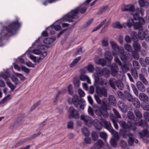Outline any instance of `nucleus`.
<instances>
[{
  "mask_svg": "<svg viewBox=\"0 0 149 149\" xmlns=\"http://www.w3.org/2000/svg\"><path fill=\"white\" fill-rule=\"evenodd\" d=\"M21 24L19 22L18 20L14 21L9 24L8 26L4 27L3 29L1 30L0 33V47L3 46L5 44L2 42L6 38L9 37L10 35L8 33H10L12 35H14L20 27Z\"/></svg>",
  "mask_w": 149,
  "mask_h": 149,
  "instance_id": "1",
  "label": "nucleus"
},
{
  "mask_svg": "<svg viewBox=\"0 0 149 149\" xmlns=\"http://www.w3.org/2000/svg\"><path fill=\"white\" fill-rule=\"evenodd\" d=\"M87 10L86 6L78 7L74 10H72L70 12L65 15L61 19H77L78 18V16L79 12L82 13H84Z\"/></svg>",
  "mask_w": 149,
  "mask_h": 149,
  "instance_id": "2",
  "label": "nucleus"
},
{
  "mask_svg": "<svg viewBox=\"0 0 149 149\" xmlns=\"http://www.w3.org/2000/svg\"><path fill=\"white\" fill-rule=\"evenodd\" d=\"M149 32L147 30L139 29L138 34L135 31H133L131 34L132 40L133 42L138 41L139 39L142 40L144 39L145 35Z\"/></svg>",
  "mask_w": 149,
  "mask_h": 149,
  "instance_id": "3",
  "label": "nucleus"
},
{
  "mask_svg": "<svg viewBox=\"0 0 149 149\" xmlns=\"http://www.w3.org/2000/svg\"><path fill=\"white\" fill-rule=\"evenodd\" d=\"M93 107L95 109V112L97 115L98 116L102 115L104 118H105L108 117V113L107 111L110 110L108 108L107 109L101 105V107H100L97 104H94L93 105Z\"/></svg>",
  "mask_w": 149,
  "mask_h": 149,
  "instance_id": "4",
  "label": "nucleus"
},
{
  "mask_svg": "<svg viewBox=\"0 0 149 149\" xmlns=\"http://www.w3.org/2000/svg\"><path fill=\"white\" fill-rule=\"evenodd\" d=\"M130 20L133 21L134 29H143L142 25L145 24V19H128V21Z\"/></svg>",
  "mask_w": 149,
  "mask_h": 149,
  "instance_id": "5",
  "label": "nucleus"
},
{
  "mask_svg": "<svg viewBox=\"0 0 149 149\" xmlns=\"http://www.w3.org/2000/svg\"><path fill=\"white\" fill-rule=\"evenodd\" d=\"M68 116L70 118H74L78 119L79 118V111L76 110L72 106L70 107L68 110Z\"/></svg>",
  "mask_w": 149,
  "mask_h": 149,
  "instance_id": "6",
  "label": "nucleus"
},
{
  "mask_svg": "<svg viewBox=\"0 0 149 149\" xmlns=\"http://www.w3.org/2000/svg\"><path fill=\"white\" fill-rule=\"evenodd\" d=\"M82 134L86 137L84 139V141L86 144H91V139L88 136L90 135V131L88 128L86 127H83L82 129Z\"/></svg>",
  "mask_w": 149,
  "mask_h": 149,
  "instance_id": "7",
  "label": "nucleus"
},
{
  "mask_svg": "<svg viewBox=\"0 0 149 149\" xmlns=\"http://www.w3.org/2000/svg\"><path fill=\"white\" fill-rule=\"evenodd\" d=\"M113 54L110 51H106L104 54V58L107 61V66L111 65L113 59Z\"/></svg>",
  "mask_w": 149,
  "mask_h": 149,
  "instance_id": "8",
  "label": "nucleus"
},
{
  "mask_svg": "<svg viewBox=\"0 0 149 149\" xmlns=\"http://www.w3.org/2000/svg\"><path fill=\"white\" fill-rule=\"evenodd\" d=\"M25 117L24 114H21L17 118L16 122H15V128L19 127L22 124Z\"/></svg>",
  "mask_w": 149,
  "mask_h": 149,
  "instance_id": "9",
  "label": "nucleus"
},
{
  "mask_svg": "<svg viewBox=\"0 0 149 149\" xmlns=\"http://www.w3.org/2000/svg\"><path fill=\"white\" fill-rule=\"evenodd\" d=\"M127 117L130 120H128L127 121L129 125H130V127L129 128L130 129H131L132 127H133V125L134 123V122L133 121V120L134 121L135 120V116L133 113L131 111H129L127 113Z\"/></svg>",
  "mask_w": 149,
  "mask_h": 149,
  "instance_id": "10",
  "label": "nucleus"
},
{
  "mask_svg": "<svg viewBox=\"0 0 149 149\" xmlns=\"http://www.w3.org/2000/svg\"><path fill=\"white\" fill-rule=\"evenodd\" d=\"M95 86L96 87V92L97 95L99 96L100 97H102L103 95L105 97H107V93L106 91L103 93L102 89L100 86L98 85Z\"/></svg>",
  "mask_w": 149,
  "mask_h": 149,
  "instance_id": "11",
  "label": "nucleus"
},
{
  "mask_svg": "<svg viewBox=\"0 0 149 149\" xmlns=\"http://www.w3.org/2000/svg\"><path fill=\"white\" fill-rule=\"evenodd\" d=\"M136 13L133 14V19H143L142 17H140V14H141V16L143 15V12L142 10H141L139 8H137L135 10Z\"/></svg>",
  "mask_w": 149,
  "mask_h": 149,
  "instance_id": "12",
  "label": "nucleus"
},
{
  "mask_svg": "<svg viewBox=\"0 0 149 149\" xmlns=\"http://www.w3.org/2000/svg\"><path fill=\"white\" fill-rule=\"evenodd\" d=\"M81 119L84 121L85 124L88 126H90L91 125V118L89 116H85L83 114H82L81 116Z\"/></svg>",
  "mask_w": 149,
  "mask_h": 149,
  "instance_id": "13",
  "label": "nucleus"
},
{
  "mask_svg": "<svg viewBox=\"0 0 149 149\" xmlns=\"http://www.w3.org/2000/svg\"><path fill=\"white\" fill-rule=\"evenodd\" d=\"M135 125L138 126H141L143 128L148 127V124L146 120L143 119H141L138 122L135 121Z\"/></svg>",
  "mask_w": 149,
  "mask_h": 149,
  "instance_id": "14",
  "label": "nucleus"
},
{
  "mask_svg": "<svg viewBox=\"0 0 149 149\" xmlns=\"http://www.w3.org/2000/svg\"><path fill=\"white\" fill-rule=\"evenodd\" d=\"M109 83L111 87L114 89H116L115 85L118 87L120 84L119 81L116 80L115 79H110L109 81Z\"/></svg>",
  "mask_w": 149,
  "mask_h": 149,
  "instance_id": "15",
  "label": "nucleus"
},
{
  "mask_svg": "<svg viewBox=\"0 0 149 149\" xmlns=\"http://www.w3.org/2000/svg\"><path fill=\"white\" fill-rule=\"evenodd\" d=\"M56 37L45 38L43 40V43L45 45H49L54 42L56 39Z\"/></svg>",
  "mask_w": 149,
  "mask_h": 149,
  "instance_id": "16",
  "label": "nucleus"
},
{
  "mask_svg": "<svg viewBox=\"0 0 149 149\" xmlns=\"http://www.w3.org/2000/svg\"><path fill=\"white\" fill-rule=\"evenodd\" d=\"M111 66V75L115 77L117 75V73L118 70V66L115 65H109L108 66Z\"/></svg>",
  "mask_w": 149,
  "mask_h": 149,
  "instance_id": "17",
  "label": "nucleus"
},
{
  "mask_svg": "<svg viewBox=\"0 0 149 149\" xmlns=\"http://www.w3.org/2000/svg\"><path fill=\"white\" fill-rule=\"evenodd\" d=\"M94 125L96 128L99 130L102 129L103 127L101 122L97 119L94 120Z\"/></svg>",
  "mask_w": 149,
  "mask_h": 149,
  "instance_id": "18",
  "label": "nucleus"
},
{
  "mask_svg": "<svg viewBox=\"0 0 149 149\" xmlns=\"http://www.w3.org/2000/svg\"><path fill=\"white\" fill-rule=\"evenodd\" d=\"M107 100L108 99L107 98H104L102 101V104H101V106H103L105 108H107V109L108 108L109 110H111V104L107 102Z\"/></svg>",
  "mask_w": 149,
  "mask_h": 149,
  "instance_id": "19",
  "label": "nucleus"
},
{
  "mask_svg": "<svg viewBox=\"0 0 149 149\" xmlns=\"http://www.w3.org/2000/svg\"><path fill=\"white\" fill-rule=\"evenodd\" d=\"M139 97L141 100L143 101V102H145L148 101V96L144 93H140Z\"/></svg>",
  "mask_w": 149,
  "mask_h": 149,
  "instance_id": "20",
  "label": "nucleus"
},
{
  "mask_svg": "<svg viewBox=\"0 0 149 149\" xmlns=\"http://www.w3.org/2000/svg\"><path fill=\"white\" fill-rule=\"evenodd\" d=\"M136 86L138 89L140 91L144 92L146 90V88L144 85L140 81H137L136 84Z\"/></svg>",
  "mask_w": 149,
  "mask_h": 149,
  "instance_id": "21",
  "label": "nucleus"
},
{
  "mask_svg": "<svg viewBox=\"0 0 149 149\" xmlns=\"http://www.w3.org/2000/svg\"><path fill=\"white\" fill-rule=\"evenodd\" d=\"M95 63L97 64H99L102 66H104L106 65L107 61L105 58H99L95 60Z\"/></svg>",
  "mask_w": 149,
  "mask_h": 149,
  "instance_id": "22",
  "label": "nucleus"
},
{
  "mask_svg": "<svg viewBox=\"0 0 149 149\" xmlns=\"http://www.w3.org/2000/svg\"><path fill=\"white\" fill-rule=\"evenodd\" d=\"M109 104H111L112 105L116 106L117 101L114 95H111L109 96Z\"/></svg>",
  "mask_w": 149,
  "mask_h": 149,
  "instance_id": "23",
  "label": "nucleus"
},
{
  "mask_svg": "<svg viewBox=\"0 0 149 149\" xmlns=\"http://www.w3.org/2000/svg\"><path fill=\"white\" fill-rule=\"evenodd\" d=\"M138 2L140 6L141 7H147L149 6V2L144 0H139Z\"/></svg>",
  "mask_w": 149,
  "mask_h": 149,
  "instance_id": "24",
  "label": "nucleus"
},
{
  "mask_svg": "<svg viewBox=\"0 0 149 149\" xmlns=\"http://www.w3.org/2000/svg\"><path fill=\"white\" fill-rule=\"evenodd\" d=\"M133 42L132 46L134 49L137 51H140L141 49V46L138 41Z\"/></svg>",
  "mask_w": 149,
  "mask_h": 149,
  "instance_id": "25",
  "label": "nucleus"
},
{
  "mask_svg": "<svg viewBox=\"0 0 149 149\" xmlns=\"http://www.w3.org/2000/svg\"><path fill=\"white\" fill-rule=\"evenodd\" d=\"M123 93L126 99L129 102H132V95L126 90L124 91Z\"/></svg>",
  "mask_w": 149,
  "mask_h": 149,
  "instance_id": "26",
  "label": "nucleus"
},
{
  "mask_svg": "<svg viewBox=\"0 0 149 149\" xmlns=\"http://www.w3.org/2000/svg\"><path fill=\"white\" fill-rule=\"evenodd\" d=\"M128 131L126 129H121L120 130V134L124 139H126L128 136Z\"/></svg>",
  "mask_w": 149,
  "mask_h": 149,
  "instance_id": "27",
  "label": "nucleus"
},
{
  "mask_svg": "<svg viewBox=\"0 0 149 149\" xmlns=\"http://www.w3.org/2000/svg\"><path fill=\"white\" fill-rule=\"evenodd\" d=\"M11 79L12 81L15 83V86L20 83V81L19 80L17 77L15 76L14 74L12 75L11 77Z\"/></svg>",
  "mask_w": 149,
  "mask_h": 149,
  "instance_id": "28",
  "label": "nucleus"
},
{
  "mask_svg": "<svg viewBox=\"0 0 149 149\" xmlns=\"http://www.w3.org/2000/svg\"><path fill=\"white\" fill-rule=\"evenodd\" d=\"M112 26L115 28L121 29L123 27V26L120 24L119 22H116L112 24Z\"/></svg>",
  "mask_w": 149,
  "mask_h": 149,
  "instance_id": "29",
  "label": "nucleus"
},
{
  "mask_svg": "<svg viewBox=\"0 0 149 149\" xmlns=\"http://www.w3.org/2000/svg\"><path fill=\"white\" fill-rule=\"evenodd\" d=\"M54 23L52 25L50 26L49 28L51 29L53 28L56 31H58L61 30H62L61 26L59 25H54Z\"/></svg>",
  "mask_w": 149,
  "mask_h": 149,
  "instance_id": "30",
  "label": "nucleus"
},
{
  "mask_svg": "<svg viewBox=\"0 0 149 149\" xmlns=\"http://www.w3.org/2000/svg\"><path fill=\"white\" fill-rule=\"evenodd\" d=\"M68 94L70 95H73L74 93L73 87L71 84H70L67 87Z\"/></svg>",
  "mask_w": 149,
  "mask_h": 149,
  "instance_id": "31",
  "label": "nucleus"
},
{
  "mask_svg": "<svg viewBox=\"0 0 149 149\" xmlns=\"http://www.w3.org/2000/svg\"><path fill=\"white\" fill-rule=\"evenodd\" d=\"M40 102L41 101L39 100L36 103H35L31 107L29 110L31 112L33 111L34 110L36 107L40 105Z\"/></svg>",
  "mask_w": 149,
  "mask_h": 149,
  "instance_id": "32",
  "label": "nucleus"
},
{
  "mask_svg": "<svg viewBox=\"0 0 149 149\" xmlns=\"http://www.w3.org/2000/svg\"><path fill=\"white\" fill-rule=\"evenodd\" d=\"M14 73L17 77L20 79L21 81H24L26 79V78L21 73L15 72Z\"/></svg>",
  "mask_w": 149,
  "mask_h": 149,
  "instance_id": "33",
  "label": "nucleus"
},
{
  "mask_svg": "<svg viewBox=\"0 0 149 149\" xmlns=\"http://www.w3.org/2000/svg\"><path fill=\"white\" fill-rule=\"evenodd\" d=\"M131 72L132 76L135 79L138 78V74L137 71L135 68H132L131 70Z\"/></svg>",
  "mask_w": 149,
  "mask_h": 149,
  "instance_id": "34",
  "label": "nucleus"
},
{
  "mask_svg": "<svg viewBox=\"0 0 149 149\" xmlns=\"http://www.w3.org/2000/svg\"><path fill=\"white\" fill-rule=\"evenodd\" d=\"M7 81L6 84L11 89V91H13L16 88V86L13 85L12 83L10 81V80Z\"/></svg>",
  "mask_w": 149,
  "mask_h": 149,
  "instance_id": "35",
  "label": "nucleus"
},
{
  "mask_svg": "<svg viewBox=\"0 0 149 149\" xmlns=\"http://www.w3.org/2000/svg\"><path fill=\"white\" fill-rule=\"evenodd\" d=\"M134 113L136 117L140 119L142 117V114L138 109H134Z\"/></svg>",
  "mask_w": 149,
  "mask_h": 149,
  "instance_id": "36",
  "label": "nucleus"
},
{
  "mask_svg": "<svg viewBox=\"0 0 149 149\" xmlns=\"http://www.w3.org/2000/svg\"><path fill=\"white\" fill-rule=\"evenodd\" d=\"M127 54L125 52L120 54V57L121 60L124 62H125L127 60Z\"/></svg>",
  "mask_w": 149,
  "mask_h": 149,
  "instance_id": "37",
  "label": "nucleus"
},
{
  "mask_svg": "<svg viewBox=\"0 0 149 149\" xmlns=\"http://www.w3.org/2000/svg\"><path fill=\"white\" fill-rule=\"evenodd\" d=\"M94 19H90L86 24H84L82 26L83 29H85L91 24L93 22Z\"/></svg>",
  "mask_w": 149,
  "mask_h": 149,
  "instance_id": "38",
  "label": "nucleus"
},
{
  "mask_svg": "<svg viewBox=\"0 0 149 149\" xmlns=\"http://www.w3.org/2000/svg\"><path fill=\"white\" fill-rule=\"evenodd\" d=\"M91 137L92 140L95 141L98 138V135L97 133L95 131H93L91 133Z\"/></svg>",
  "mask_w": 149,
  "mask_h": 149,
  "instance_id": "39",
  "label": "nucleus"
},
{
  "mask_svg": "<svg viewBox=\"0 0 149 149\" xmlns=\"http://www.w3.org/2000/svg\"><path fill=\"white\" fill-rule=\"evenodd\" d=\"M104 144L103 141L101 139H99L96 143H94V146H99L98 149H99L102 147Z\"/></svg>",
  "mask_w": 149,
  "mask_h": 149,
  "instance_id": "40",
  "label": "nucleus"
},
{
  "mask_svg": "<svg viewBox=\"0 0 149 149\" xmlns=\"http://www.w3.org/2000/svg\"><path fill=\"white\" fill-rule=\"evenodd\" d=\"M141 107L145 110H149V105L146 102L142 103L141 104Z\"/></svg>",
  "mask_w": 149,
  "mask_h": 149,
  "instance_id": "41",
  "label": "nucleus"
},
{
  "mask_svg": "<svg viewBox=\"0 0 149 149\" xmlns=\"http://www.w3.org/2000/svg\"><path fill=\"white\" fill-rule=\"evenodd\" d=\"M103 75H104L105 77L107 78L110 75V71L107 68H104L103 69Z\"/></svg>",
  "mask_w": 149,
  "mask_h": 149,
  "instance_id": "42",
  "label": "nucleus"
},
{
  "mask_svg": "<svg viewBox=\"0 0 149 149\" xmlns=\"http://www.w3.org/2000/svg\"><path fill=\"white\" fill-rule=\"evenodd\" d=\"M110 44L113 50L115 52L119 46L113 41H110Z\"/></svg>",
  "mask_w": 149,
  "mask_h": 149,
  "instance_id": "43",
  "label": "nucleus"
},
{
  "mask_svg": "<svg viewBox=\"0 0 149 149\" xmlns=\"http://www.w3.org/2000/svg\"><path fill=\"white\" fill-rule=\"evenodd\" d=\"M79 19H78V20L77 19L76 21H74L70 27H68L69 28V30H68V31L72 33L73 31V28L75 27V24L79 21Z\"/></svg>",
  "mask_w": 149,
  "mask_h": 149,
  "instance_id": "44",
  "label": "nucleus"
},
{
  "mask_svg": "<svg viewBox=\"0 0 149 149\" xmlns=\"http://www.w3.org/2000/svg\"><path fill=\"white\" fill-rule=\"evenodd\" d=\"M101 123L104 124L103 125L104 127L107 130H109V125H108V122L104 118H102L101 119Z\"/></svg>",
  "mask_w": 149,
  "mask_h": 149,
  "instance_id": "45",
  "label": "nucleus"
},
{
  "mask_svg": "<svg viewBox=\"0 0 149 149\" xmlns=\"http://www.w3.org/2000/svg\"><path fill=\"white\" fill-rule=\"evenodd\" d=\"M120 126L123 128V129H126L128 127V128L130 129L129 128V127H130V125L129 126L127 124L126 122L125 121H123L122 122L120 121Z\"/></svg>",
  "mask_w": 149,
  "mask_h": 149,
  "instance_id": "46",
  "label": "nucleus"
},
{
  "mask_svg": "<svg viewBox=\"0 0 149 149\" xmlns=\"http://www.w3.org/2000/svg\"><path fill=\"white\" fill-rule=\"evenodd\" d=\"M124 50L123 47H118L114 53L116 54V55L118 54H123V53L125 52H124Z\"/></svg>",
  "mask_w": 149,
  "mask_h": 149,
  "instance_id": "47",
  "label": "nucleus"
},
{
  "mask_svg": "<svg viewBox=\"0 0 149 149\" xmlns=\"http://www.w3.org/2000/svg\"><path fill=\"white\" fill-rule=\"evenodd\" d=\"M86 68L88 71L90 72H93L94 70V66L91 63L89 64L86 67Z\"/></svg>",
  "mask_w": 149,
  "mask_h": 149,
  "instance_id": "48",
  "label": "nucleus"
},
{
  "mask_svg": "<svg viewBox=\"0 0 149 149\" xmlns=\"http://www.w3.org/2000/svg\"><path fill=\"white\" fill-rule=\"evenodd\" d=\"M128 11L133 12L135 10L134 5L132 4L128 5Z\"/></svg>",
  "mask_w": 149,
  "mask_h": 149,
  "instance_id": "49",
  "label": "nucleus"
},
{
  "mask_svg": "<svg viewBox=\"0 0 149 149\" xmlns=\"http://www.w3.org/2000/svg\"><path fill=\"white\" fill-rule=\"evenodd\" d=\"M143 117L145 120L149 122V111H146L143 114Z\"/></svg>",
  "mask_w": 149,
  "mask_h": 149,
  "instance_id": "50",
  "label": "nucleus"
},
{
  "mask_svg": "<svg viewBox=\"0 0 149 149\" xmlns=\"http://www.w3.org/2000/svg\"><path fill=\"white\" fill-rule=\"evenodd\" d=\"M108 7L109 6L107 5L103 7H100V8L99 13L101 14H102L108 10Z\"/></svg>",
  "mask_w": 149,
  "mask_h": 149,
  "instance_id": "51",
  "label": "nucleus"
},
{
  "mask_svg": "<svg viewBox=\"0 0 149 149\" xmlns=\"http://www.w3.org/2000/svg\"><path fill=\"white\" fill-rule=\"evenodd\" d=\"M100 137L103 139L104 140H106L107 137V135L106 133L104 132H101L100 134Z\"/></svg>",
  "mask_w": 149,
  "mask_h": 149,
  "instance_id": "52",
  "label": "nucleus"
},
{
  "mask_svg": "<svg viewBox=\"0 0 149 149\" xmlns=\"http://www.w3.org/2000/svg\"><path fill=\"white\" fill-rule=\"evenodd\" d=\"M73 84L74 87H78L80 85V81L78 79H75L73 81Z\"/></svg>",
  "mask_w": 149,
  "mask_h": 149,
  "instance_id": "53",
  "label": "nucleus"
},
{
  "mask_svg": "<svg viewBox=\"0 0 149 149\" xmlns=\"http://www.w3.org/2000/svg\"><path fill=\"white\" fill-rule=\"evenodd\" d=\"M125 49L129 52H131L132 51V46L129 44H126L125 46Z\"/></svg>",
  "mask_w": 149,
  "mask_h": 149,
  "instance_id": "54",
  "label": "nucleus"
},
{
  "mask_svg": "<svg viewBox=\"0 0 149 149\" xmlns=\"http://www.w3.org/2000/svg\"><path fill=\"white\" fill-rule=\"evenodd\" d=\"M21 70L25 73L28 74L29 73L30 70L29 68L22 65L21 66Z\"/></svg>",
  "mask_w": 149,
  "mask_h": 149,
  "instance_id": "55",
  "label": "nucleus"
},
{
  "mask_svg": "<svg viewBox=\"0 0 149 149\" xmlns=\"http://www.w3.org/2000/svg\"><path fill=\"white\" fill-rule=\"evenodd\" d=\"M79 102V98L78 95L76 94L74 95L72 99V102Z\"/></svg>",
  "mask_w": 149,
  "mask_h": 149,
  "instance_id": "56",
  "label": "nucleus"
},
{
  "mask_svg": "<svg viewBox=\"0 0 149 149\" xmlns=\"http://www.w3.org/2000/svg\"><path fill=\"white\" fill-rule=\"evenodd\" d=\"M78 93L80 97H84L85 95V92L80 88H79L78 89Z\"/></svg>",
  "mask_w": 149,
  "mask_h": 149,
  "instance_id": "57",
  "label": "nucleus"
},
{
  "mask_svg": "<svg viewBox=\"0 0 149 149\" xmlns=\"http://www.w3.org/2000/svg\"><path fill=\"white\" fill-rule=\"evenodd\" d=\"M16 61L15 63H13V65L14 66L15 69L17 70L18 71H20L21 70V68H20L19 65L16 64V63L18 62V59H16Z\"/></svg>",
  "mask_w": 149,
  "mask_h": 149,
  "instance_id": "58",
  "label": "nucleus"
},
{
  "mask_svg": "<svg viewBox=\"0 0 149 149\" xmlns=\"http://www.w3.org/2000/svg\"><path fill=\"white\" fill-rule=\"evenodd\" d=\"M100 78L98 74H97V75L95 76V82L94 85L95 86H96L98 85V82L100 80Z\"/></svg>",
  "mask_w": 149,
  "mask_h": 149,
  "instance_id": "59",
  "label": "nucleus"
},
{
  "mask_svg": "<svg viewBox=\"0 0 149 149\" xmlns=\"http://www.w3.org/2000/svg\"><path fill=\"white\" fill-rule=\"evenodd\" d=\"M67 128L69 129H72L74 128V123L72 120L69 121L67 124Z\"/></svg>",
  "mask_w": 149,
  "mask_h": 149,
  "instance_id": "60",
  "label": "nucleus"
},
{
  "mask_svg": "<svg viewBox=\"0 0 149 149\" xmlns=\"http://www.w3.org/2000/svg\"><path fill=\"white\" fill-rule=\"evenodd\" d=\"M120 146L122 148L125 149L127 147V144L123 140H122L120 141Z\"/></svg>",
  "mask_w": 149,
  "mask_h": 149,
  "instance_id": "61",
  "label": "nucleus"
},
{
  "mask_svg": "<svg viewBox=\"0 0 149 149\" xmlns=\"http://www.w3.org/2000/svg\"><path fill=\"white\" fill-rule=\"evenodd\" d=\"M88 78V77L87 75L83 74H81L79 77L80 80L83 81H85Z\"/></svg>",
  "mask_w": 149,
  "mask_h": 149,
  "instance_id": "62",
  "label": "nucleus"
},
{
  "mask_svg": "<svg viewBox=\"0 0 149 149\" xmlns=\"http://www.w3.org/2000/svg\"><path fill=\"white\" fill-rule=\"evenodd\" d=\"M25 64L26 65L29 67H33L34 68L35 67L36 64H34L31 63V62L29 61H28V62H26Z\"/></svg>",
  "mask_w": 149,
  "mask_h": 149,
  "instance_id": "63",
  "label": "nucleus"
},
{
  "mask_svg": "<svg viewBox=\"0 0 149 149\" xmlns=\"http://www.w3.org/2000/svg\"><path fill=\"white\" fill-rule=\"evenodd\" d=\"M32 53L36 55H40L42 53V51L39 49H33Z\"/></svg>",
  "mask_w": 149,
  "mask_h": 149,
  "instance_id": "64",
  "label": "nucleus"
}]
</instances>
